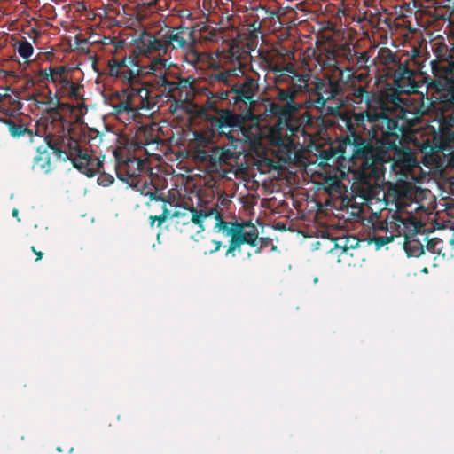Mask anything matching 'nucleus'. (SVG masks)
<instances>
[{"instance_id": "obj_20", "label": "nucleus", "mask_w": 454, "mask_h": 454, "mask_svg": "<svg viewBox=\"0 0 454 454\" xmlns=\"http://www.w3.org/2000/svg\"><path fill=\"white\" fill-rule=\"evenodd\" d=\"M56 67H49L45 69H41L39 71V75L43 77V79L51 82L53 74H55Z\"/></svg>"}, {"instance_id": "obj_19", "label": "nucleus", "mask_w": 454, "mask_h": 454, "mask_svg": "<svg viewBox=\"0 0 454 454\" xmlns=\"http://www.w3.org/2000/svg\"><path fill=\"white\" fill-rule=\"evenodd\" d=\"M221 241H217V240H206L205 241V244H204V253L205 254H212L214 252H216L220 249L221 247Z\"/></svg>"}, {"instance_id": "obj_17", "label": "nucleus", "mask_w": 454, "mask_h": 454, "mask_svg": "<svg viewBox=\"0 0 454 454\" xmlns=\"http://www.w3.org/2000/svg\"><path fill=\"white\" fill-rule=\"evenodd\" d=\"M91 160L87 156L86 153L82 154L81 151H79L78 158L73 160L74 165L75 168L82 170L87 166L90 164Z\"/></svg>"}, {"instance_id": "obj_15", "label": "nucleus", "mask_w": 454, "mask_h": 454, "mask_svg": "<svg viewBox=\"0 0 454 454\" xmlns=\"http://www.w3.org/2000/svg\"><path fill=\"white\" fill-rule=\"evenodd\" d=\"M13 46L19 55L25 60H28V59L34 53V48L32 44L26 39L17 41Z\"/></svg>"}, {"instance_id": "obj_11", "label": "nucleus", "mask_w": 454, "mask_h": 454, "mask_svg": "<svg viewBox=\"0 0 454 454\" xmlns=\"http://www.w3.org/2000/svg\"><path fill=\"white\" fill-rule=\"evenodd\" d=\"M143 162L136 158L129 157L123 160H118L116 173L121 180L129 182V178L140 175Z\"/></svg>"}, {"instance_id": "obj_28", "label": "nucleus", "mask_w": 454, "mask_h": 454, "mask_svg": "<svg viewBox=\"0 0 454 454\" xmlns=\"http://www.w3.org/2000/svg\"><path fill=\"white\" fill-rule=\"evenodd\" d=\"M450 245L452 246V249L454 250V238L450 240Z\"/></svg>"}, {"instance_id": "obj_22", "label": "nucleus", "mask_w": 454, "mask_h": 454, "mask_svg": "<svg viewBox=\"0 0 454 454\" xmlns=\"http://www.w3.org/2000/svg\"><path fill=\"white\" fill-rule=\"evenodd\" d=\"M365 93H367V92L363 87L355 89V90H354L355 101L356 103L360 102L363 99Z\"/></svg>"}, {"instance_id": "obj_13", "label": "nucleus", "mask_w": 454, "mask_h": 454, "mask_svg": "<svg viewBox=\"0 0 454 454\" xmlns=\"http://www.w3.org/2000/svg\"><path fill=\"white\" fill-rule=\"evenodd\" d=\"M232 90L240 99L250 100L255 95L257 84L253 78H246L242 82L236 83Z\"/></svg>"}, {"instance_id": "obj_8", "label": "nucleus", "mask_w": 454, "mask_h": 454, "mask_svg": "<svg viewBox=\"0 0 454 454\" xmlns=\"http://www.w3.org/2000/svg\"><path fill=\"white\" fill-rule=\"evenodd\" d=\"M295 78L297 79L298 83L293 82V85L287 90L283 89L278 90V99L286 102L282 111L284 115H290L299 109L300 106L296 105L293 99L299 91L307 86V76L295 75Z\"/></svg>"}, {"instance_id": "obj_9", "label": "nucleus", "mask_w": 454, "mask_h": 454, "mask_svg": "<svg viewBox=\"0 0 454 454\" xmlns=\"http://www.w3.org/2000/svg\"><path fill=\"white\" fill-rule=\"evenodd\" d=\"M161 32V42L165 48V53L167 54L169 47L173 49H185L188 46L185 39V31L182 28H170L166 27L160 30Z\"/></svg>"}, {"instance_id": "obj_4", "label": "nucleus", "mask_w": 454, "mask_h": 454, "mask_svg": "<svg viewBox=\"0 0 454 454\" xmlns=\"http://www.w3.org/2000/svg\"><path fill=\"white\" fill-rule=\"evenodd\" d=\"M454 111L448 118L441 116L431 121L427 127L428 137L426 142L450 156V161L454 163Z\"/></svg>"}, {"instance_id": "obj_7", "label": "nucleus", "mask_w": 454, "mask_h": 454, "mask_svg": "<svg viewBox=\"0 0 454 454\" xmlns=\"http://www.w3.org/2000/svg\"><path fill=\"white\" fill-rule=\"evenodd\" d=\"M148 93V90L145 88H132L129 93V99L125 102L122 101L118 105L119 112L136 114L141 111L143 114H146L155 106L146 99Z\"/></svg>"}, {"instance_id": "obj_6", "label": "nucleus", "mask_w": 454, "mask_h": 454, "mask_svg": "<svg viewBox=\"0 0 454 454\" xmlns=\"http://www.w3.org/2000/svg\"><path fill=\"white\" fill-rule=\"evenodd\" d=\"M211 215H215L218 219L219 215L215 209L209 211L196 210L194 208H186L184 212H176L174 216L176 217V224L183 225L181 231L190 234L193 238L192 233H201L204 231V222Z\"/></svg>"}, {"instance_id": "obj_18", "label": "nucleus", "mask_w": 454, "mask_h": 454, "mask_svg": "<svg viewBox=\"0 0 454 454\" xmlns=\"http://www.w3.org/2000/svg\"><path fill=\"white\" fill-rule=\"evenodd\" d=\"M443 247V242L440 239H432L428 241L427 247L434 254H440Z\"/></svg>"}, {"instance_id": "obj_23", "label": "nucleus", "mask_w": 454, "mask_h": 454, "mask_svg": "<svg viewBox=\"0 0 454 454\" xmlns=\"http://www.w3.org/2000/svg\"><path fill=\"white\" fill-rule=\"evenodd\" d=\"M166 219L165 215H160V216H151L150 217V224L152 226L154 225L155 222H158V225H160Z\"/></svg>"}, {"instance_id": "obj_2", "label": "nucleus", "mask_w": 454, "mask_h": 454, "mask_svg": "<svg viewBox=\"0 0 454 454\" xmlns=\"http://www.w3.org/2000/svg\"><path fill=\"white\" fill-rule=\"evenodd\" d=\"M173 63L169 59L153 57L148 64L139 67L132 59H124L110 67L111 74L132 83L140 73L152 74L159 78V82L166 85L170 91L177 88V83L168 82L167 76L170 74Z\"/></svg>"}, {"instance_id": "obj_27", "label": "nucleus", "mask_w": 454, "mask_h": 454, "mask_svg": "<svg viewBox=\"0 0 454 454\" xmlns=\"http://www.w3.org/2000/svg\"><path fill=\"white\" fill-rule=\"evenodd\" d=\"M12 215H13L14 217H17V215H18V210H17V209H13V210H12Z\"/></svg>"}, {"instance_id": "obj_24", "label": "nucleus", "mask_w": 454, "mask_h": 454, "mask_svg": "<svg viewBox=\"0 0 454 454\" xmlns=\"http://www.w3.org/2000/svg\"><path fill=\"white\" fill-rule=\"evenodd\" d=\"M392 237H387V236H385V237H379L377 239H376V242H377V245L378 246H383L385 244H387L389 243L390 241H392Z\"/></svg>"}, {"instance_id": "obj_25", "label": "nucleus", "mask_w": 454, "mask_h": 454, "mask_svg": "<svg viewBox=\"0 0 454 454\" xmlns=\"http://www.w3.org/2000/svg\"><path fill=\"white\" fill-rule=\"evenodd\" d=\"M398 86V89L401 90H403L405 92H410L411 90H415L416 89V86L415 85H411V88L410 89H405L403 86H401V85H397Z\"/></svg>"}, {"instance_id": "obj_14", "label": "nucleus", "mask_w": 454, "mask_h": 454, "mask_svg": "<svg viewBox=\"0 0 454 454\" xmlns=\"http://www.w3.org/2000/svg\"><path fill=\"white\" fill-rule=\"evenodd\" d=\"M51 153L49 148H45L43 151L38 149V153L35 157L33 168L43 173H48L51 169Z\"/></svg>"}, {"instance_id": "obj_5", "label": "nucleus", "mask_w": 454, "mask_h": 454, "mask_svg": "<svg viewBox=\"0 0 454 454\" xmlns=\"http://www.w3.org/2000/svg\"><path fill=\"white\" fill-rule=\"evenodd\" d=\"M216 227L219 228V231H223L226 236L231 238L226 255L230 254L234 255V252L244 243L254 246L258 238L257 228L249 223L235 224L221 221L216 224Z\"/></svg>"}, {"instance_id": "obj_29", "label": "nucleus", "mask_w": 454, "mask_h": 454, "mask_svg": "<svg viewBox=\"0 0 454 454\" xmlns=\"http://www.w3.org/2000/svg\"><path fill=\"white\" fill-rule=\"evenodd\" d=\"M36 254L38 255L37 260H40L42 258V253L39 252V253H36Z\"/></svg>"}, {"instance_id": "obj_12", "label": "nucleus", "mask_w": 454, "mask_h": 454, "mask_svg": "<svg viewBox=\"0 0 454 454\" xmlns=\"http://www.w3.org/2000/svg\"><path fill=\"white\" fill-rule=\"evenodd\" d=\"M138 50L140 52L147 55L153 51H158L160 54L165 53V48L161 42V32H158L156 35L150 34L141 35L138 42Z\"/></svg>"}, {"instance_id": "obj_3", "label": "nucleus", "mask_w": 454, "mask_h": 454, "mask_svg": "<svg viewBox=\"0 0 454 454\" xmlns=\"http://www.w3.org/2000/svg\"><path fill=\"white\" fill-rule=\"evenodd\" d=\"M298 127H292L286 118L281 119L272 127L262 129L260 126H253L247 130H244L243 140L250 144L254 149H257L263 145V140L279 147L289 149L293 142L291 137L298 131Z\"/></svg>"}, {"instance_id": "obj_21", "label": "nucleus", "mask_w": 454, "mask_h": 454, "mask_svg": "<svg viewBox=\"0 0 454 454\" xmlns=\"http://www.w3.org/2000/svg\"><path fill=\"white\" fill-rule=\"evenodd\" d=\"M114 182V177L111 175L101 174L98 177V183L99 185L107 186Z\"/></svg>"}, {"instance_id": "obj_10", "label": "nucleus", "mask_w": 454, "mask_h": 454, "mask_svg": "<svg viewBox=\"0 0 454 454\" xmlns=\"http://www.w3.org/2000/svg\"><path fill=\"white\" fill-rule=\"evenodd\" d=\"M65 66L56 67L51 82L55 85L57 92L69 97L77 96L75 84L67 77Z\"/></svg>"}, {"instance_id": "obj_26", "label": "nucleus", "mask_w": 454, "mask_h": 454, "mask_svg": "<svg viewBox=\"0 0 454 454\" xmlns=\"http://www.w3.org/2000/svg\"><path fill=\"white\" fill-rule=\"evenodd\" d=\"M270 111L274 114L279 113V106L277 104H271L270 105Z\"/></svg>"}, {"instance_id": "obj_16", "label": "nucleus", "mask_w": 454, "mask_h": 454, "mask_svg": "<svg viewBox=\"0 0 454 454\" xmlns=\"http://www.w3.org/2000/svg\"><path fill=\"white\" fill-rule=\"evenodd\" d=\"M184 50L185 59L187 62L191 64H196L198 61H200V54L194 50L192 44L189 43Z\"/></svg>"}, {"instance_id": "obj_1", "label": "nucleus", "mask_w": 454, "mask_h": 454, "mask_svg": "<svg viewBox=\"0 0 454 454\" xmlns=\"http://www.w3.org/2000/svg\"><path fill=\"white\" fill-rule=\"evenodd\" d=\"M377 105V109H374L372 103H369L365 113L353 114L348 122L350 130L354 126L363 127L374 139L356 153L354 164L364 179L379 184L384 178V165L390 163L393 171L401 176L400 181L403 183L398 192L396 207L399 211L412 215L423 207L420 200L424 190L416 184L425 179L427 173L421 168L413 152L403 147L398 135L394 132L397 128L395 117L399 116L394 112L398 110V104L382 99Z\"/></svg>"}]
</instances>
